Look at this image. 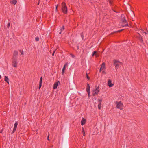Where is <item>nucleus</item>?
<instances>
[{
	"instance_id": "nucleus-35",
	"label": "nucleus",
	"mask_w": 148,
	"mask_h": 148,
	"mask_svg": "<svg viewBox=\"0 0 148 148\" xmlns=\"http://www.w3.org/2000/svg\"><path fill=\"white\" fill-rule=\"evenodd\" d=\"M109 3L110 4V5H111L112 4V1H111V0H109Z\"/></svg>"
},
{
	"instance_id": "nucleus-13",
	"label": "nucleus",
	"mask_w": 148,
	"mask_h": 148,
	"mask_svg": "<svg viewBox=\"0 0 148 148\" xmlns=\"http://www.w3.org/2000/svg\"><path fill=\"white\" fill-rule=\"evenodd\" d=\"M97 51H94L92 53V57L94 56L95 55L96 56V57H97L98 56L97 55Z\"/></svg>"
},
{
	"instance_id": "nucleus-28",
	"label": "nucleus",
	"mask_w": 148,
	"mask_h": 148,
	"mask_svg": "<svg viewBox=\"0 0 148 148\" xmlns=\"http://www.w3.org/2000/svg\"><path fill=\"white\" fill-rule=\"evenodd\" d=\"M102 99H98L99 103H101V102H102Z\"/></svg>"
},
{
	"instance_id": "nucleus-17",
	"label": "nucleus",
	"mask_w": 148,
	"mask_h": 148,
	"mask_svg": "<svg viewBox=\"0 0 148 148\" xmlns=\"http://www.w3.org/2000/svg\"><path fill=\"white\" fill-rule=\"evenodd\" d=\"M64 29V26L63 25L62 26V27L60 28V32L59 33V34H61V33L62 31Z\"/></svg>"
},
{
	"instance_id": "nucleus-27",
	"label": "nucleus",
	"mask_w": 148,
	"mask_h": 148,
	"mask_svg": "<svg viewBox=\"0 0 148 148\" xmlns=\"http://www.w3.org/2000/svg\"><path fill=\"white\" fill-rule=\"evenodd\" d=\"M35 39L36 41H38L39 40V38L38 37H37L35 38Z\"/></svg>"
},
{
	"instance_id": "nucleus-19",
	"label": "nucleus",
	"mask_w": 148,
	"mask_h": 148,
	"mask_svg": "<svg viewBox=\"0 0 148 148\" xmlns=\"http://www.w3.org/2000/svg\"><path fill=\"white\" fill-rule=\"evenodd\" d=\"M101 103H99L98 105V108L99 110H100L101 108Z\"/></svg>"
},
{
	"instance_id": "nucleus-43",
	"label": "nucleus",
	"mask_w": 148,
	"mask_h": 148,
	"mask_svg": "<svg viewBox=\"0 0 148 148\" xmlns=\"http://www.w3.org/2000/svg\"><path fill=\"white\" fill-rule=\"evenodd\" d=\"M113 11H114V12H116V13H117L118 12H117L115 10H113Z\"/></svg>"
},
{
	"instance_id": "nucleus-26",
	"label": "nucleus",
	"mask_w": 148,
	"mask_h": 148,
	"mask_svg": "<svg viewBox=\"0 0 148 148\" xmlns=\"http://www.w3.org/2000/svg\"><path fill=\"white\" fill-rule=\"evenodd\" d=\"M126 24L125 25H123L122 27H126V26H129V25L127 23H127H126Z\"/></svg>"
},
{
	"instance_id": "nucleus-36",
	"label": "nucleus",
	"mask_w": 148,
	"mask_h": 148,
	"mask_svg": "<svg viewBox=\"0 0 148 148\" xmlns=\"http://www.w3.org/2000/svg\"><path fill=\"white\" fill-rule=\"evenodd\" d=\"M42 80H40V82H39V84H42Z\"/></svg>"
},
{
	"instance_id": "nucleus-15",
	"label": "nucleus",
	"mask_w": 148,
	"mask_h": 148,
	"mask_svg": "<svg viewBox=\"0 0 148 148\" xmlns=\"http://www.w3.org/2000/svg\"><path fill=\"white\" fill-rule=\"evenodd\" d=\"M101 68H102L103 69L106 68L105 64L104 62L102 63V64L101 65Z\"/></svg>"
},
{
	"instance_id": "nucleus-3",
	"label": "nucleus",
	"mask_w": 148,
	"mask_h": 148,
	"mask_svg": "<svg viewBox=\"0 0 148 148\" xmlns=\"http://www.w3.org/2000/svg\"><path fill=\"white\" fill-rule=\"evenodd\" d=\"M87 88H86V91L88 92V98L90 97V86L89 84L88 83H87L86 85Z\"/></svg>"
},
{
	"instance_id": "nucleus-14",
	"label": "nucleus",
	"mask_w": 148,
	"mask_h": 148,
	"mask_svg": "<svg viewBox=\"0 0 148 148\" xmlns=\"http://www.w3.org/2000/svg\"><path fill=\"white\" fill-rule=\"evenodd\" d=\"M16 3V0H12L11 1V3L12 4L15 5Z\"/></svg>"
},
{
	"instance_id": "nucleus-45",
	"label": "nucleus",
	"mask_w": 148,
	"mask_h": 148,
	"mask_svg": "<svg viewBox=\"0 0 148 148\" xmlns=\"http://www.w3.org/2000/svg\"><path fill=\"white\" fill-rule=\"evenodd\" d=\"M97 91V90H95V89L93 90V92H96Z\"/></svg>"
},
{
	"instance_id": "nucleus-49",
	"label": "nucleus",
	"mask_w": 148,
	"mask_h": 148,
	"mask_svg": "<svg viewBox=\"0 0 148 148\" xmlns=\"http://www.w3.org/2000/svg\"><path fill=\"white\" fill-rule=\"evenodd\" d=\"M1 76L0 75V79H1Z\"/></svg>"
},
{
	"instance_id": "nucleus-46",
	"label": "nucleus",
	"mask_w": 148,
	"mask_h": 148,
	"mask_svg": "<svg viewBox=\"0 0 148 148\" xmlns=\"http://www.w3.org/2000/svg\"><path fill=\"white\" fill-rule=\"evenodd\" d=\"M72 57H73V58H74V57H75V56L74 55H73V54H72Z\"/></svg>"
},
{
	"instance_id": "nucleus-18",
	"label": "nucleus",
	"mask_w": 148,
	"mask_h": 148,
	"mask_svg": "<svg viewBox=\"0 0 148 148\" xmlns=\"http://www.w3.org/2000/svg\"><path fill=\"white\" fill-rule=\"evenodd\" d=\"M99 92V91L98 90V91H96L95 92V93H93V96H95L96 95H98Z\"/></svg>"
},
{
	"instance_id": "nucleus-21",
	"label": "nucleus",
	"mask_w": 148,
	"mask_h": 148,
	"mask_svg": "<svg viewBox=\"0 0 148 148\" xmlns=\"http://www.w3.org/2000/svg\"><path fill=\"white\" fill-rule=\"evenodd\" d=\"M86 77L88 80L90 79V78L88 76V74L86 72Z\"/></svg>"
},
{
	"instance_id": "nucleus-39",
	"label": "nucleus",
	"mask_w": 148,
	"mask_h": 148,
	"mask_svg": "<svg viewBox=\"0 0 148 148\" xmlns=\"http://www.w3.org/2000/svg\"><path fill=\"white\" fill-rule=\"evenodd\" d=\"M102 73H104L105 74H106V72L104 71H102Z\"/></svg>"
},
{
	"instance_id": "nucleus-23",
	"label": "nucleus",
	"mask_w": 148,
	"mask_h": 148,
	"mask_svg": "<svg viewBox=\"0 0 148 148\" xmlns=\"http://www.w3.org/2000/svg\"><path fill=\"white\" fill-rule=\"evenodd\" d=\"M82 132L83 134V135L85 136V131L83 127H82Z\"/></svg>"
},
{
	"instance_id": "nucleus-33",
	"label": "nucleus",
	"mask_w": 148,
	"mask_h": 148,
	"mask_svg": "<svg viewBox=\"0 0 148 148\" xmlns=\"http://www.w3.org/2000/svg\"><path fill=\"white\" fill-rule=\"evenodd\" d=\"M17 127L14 126V127L13 130H14V131H16Z\"/></svg>"
},
{
	"instance_id": "nucleus-34",
	"label": "nucleus",
	"mask_w": 148,
	"mask_h": 148,
	"mask_svg": "<svg viewBox=\"0 0 148 148\" xmlns=\"http://www.w3.org/2000/svg\"><path fill=\"white\" fill-rule=\"evenodd\" d=\"M56 50H54V51H53V53H52V55L53 56H54V53H55V52H56Z\"/></svg>"
},
{
	"instance_id": "nucleus-1",
	"label": "nucleus",
	"mask_w": 148,
	"mask_h": 148,
	"mask_svg": "<svg viewBox=\"0 0 148 148\" xmlns=\"http://www.w3.org/2000/svg\"><path fill=\"white\" fill-rule=\"evenodd\" d=\"M62 10L63 13L65 14H67V7L64 2H63L62 3Z\"/></svg>"
},
{
	"instance_id": "nucleus-47",
	"label": "nucleus",
	"mask_w": 148,
	"mask_h": 148,
	"mask_svg": "<svg viewBox=\"0 0 148 148\" xmlns=\"http://www.w3.org/2000/svg\"><path fill=\"white\" fill-rule=\"evenodd\" d=\"M49 134H48V139L49 140Z\"/></svg>"
},
{
	"instance_id": "nucleus-24",
	"label": "nucleus",
	"mask_w": 148,
	"mask_h": 148,
	"mask_svg": "<svg viewBox=\"0 0 148 148\" xmlns=\"http://www.w3.org/2000/svg\"><path fill=\"white\" fill-rule=\"evenodd\" d=\"M140 41L141 42H143V40L142 37H140L139 38Z\"/></svg>"
},
{
	"instance_id": "nucleus-9",
	"label": "nucleus",
	"mask_w": 148,
	"mask_h": 148,
	"mask_svg": "<svg viewBox=\"0 0 148 148\" xmlns=\"http://www.w3.org/2000/svg\"><path fill=\"white\" fill-rule=\"evenodd\" d=\"M112 81L110 79H108V86H109V87H112L113 85L114 84H112L111 83Z\"/></svg>"
},
{
	"instance_id": "nucleus-42",
	"label": "nucleus",
	"mask_w": 148,
	"mask_h": 148,
	"mask_svg": "<svg viewBox=\"0 0 148 148\" xmlns=\"http://www.w3.org/2000/svg\"><path fill=\"white\" fill-rule=\"evenodd\" d=\"M2 132H3V130H0V133H2Z\"/></svg>"
},
{
	"instance_id": "nucleus-20",
	"label": "nucleus",
	"mask_w": 148,
	"mask_h": 148,
	"mask_svg": "<svg viewBox=\"0 0 148 148\" xmlns=\"http://www.w3.org/2000/svg\"><path fill=\"white\" fill-rule=\"evenodd\" d=\"M95 90H97V91H98V90L99 91V92L100 90H99V86H97V85L95 86Z\"/></svg>"
},
{
	"instance_id": "nucleus-4",
	"label": "nucleus",
	"mask_w": 148,
	"mask_h": 148,
	"mask_svg": "<svg viewBox=\"0 0 148 148\" xmlns=\"http://www.w3.org/2000/svg\"><path fill=\"white\" fill-rule=\"evenodd\" d=\"M124 16L123 14H122L121 15V19L122 21V23L123 24H125L127 23V21L126 19V18L125 16L123 17Z\"/></svg>"
},
{
	"instance_id": "nucleus-40",
	"label": "nucleus",
	"mask_w": 148,
	"mask_h": 148,
	"mask_svg": "<svg viewBox=\"0 0 148 148\" xmlns=\"http://www.w3.org/2000/svg\"><path fill=\"white\" fill-rule=\"evenodd\" d=\"M77 49L78 50L79 49V46L78 45H77Z\"/></svg>"
},
{
	"instance_id": "nucleus-29",
	"label": "nucleus",
	"mask_w": 148,
	"mask_h": 148,
	"mask_svg": "<svg viewBox=\"0 0 148 148\" xmlns=\"http://www.w3.org/2000/svg\"><path fill=\"white\" fill-rule=\"evenodd\" d=\"M10 25V23L8 22L7 25L8 28H9Z\"/></svg>"
},
{
	"instance_id": "nucleus-38",
	"label": "nucleus",
	"mask_w": 148,
	"mask_h": 148,
	"mask_svg": "<svg viewBox=\"0 0 148 148\" xmlns=\"http://www.w3.org/2000/svg\"><path fill=\"white\" fill-rule=\"evenodd\" d=\"M58 7V6L57 5L56 6V11H57V8Z\"/></svg>"
},
{
	"instance_id": "nucleus-6",
	"label": "nucleus",
	"mask_w": 148,
	"mask_h": 148,
	"mask_svg": "<svg viewBox=\"0 0 148 148\" xmlns=\"http://www.w3.org/2000/svg\"><path fill=\"white\" fill-rule=\"evenodd\" d=\"M116 103L117 104L116 106L117 108L120 109H122L121 108V107L123 106V104L120 101L119 102H116Z\"/></svg>"
},
{
	"instance_id": "nucleus-11",
	"label": "nucleus",
	"mask_w": 148,
	"mask_h": 148,
	"mask_svg": "<svg viewBox=\"0 0 148 148\" xmlns=\"http://www.w3.org/2000/svg\"><path fill=\"white\" fill-rule=\"evenodd\" d=\"M18 55V52L17 51H14V53H13V56L12 58H14V57H15V58H17V56Z\"/></svg>"
},
{
	"instance_id": "nucleus-31",
	"label": "nucleus",
	"mask_w": 148,
	"mask_h": 148,
	"mask_svg": "<svg viewBox=\"0 0 148 148\" xmlns=\"http://www.w3.org/2000/svg\"><path fill=\"white\" fill-rule=\"evenodd\" d=\"M42 84H39V86H38V88L39 89H40V88H41V86H42Z\"/></svg>"
},
{
	"instance_id": "nucleus-10",
	"label": "nucleus",
	"mask_w": 148,
	"mask_h": 148,
	"mask_svg": "<svg viewBox=\"0 0 148 148\" xmlns=\"http://www.w3.org/2000/svg\"><path fill=\"white\" fill-rule=\"evenodd\" d=\"M86 122V119H85L83 118L81 120V124L82 125H83Z\"/></svg>"
},
{
	"instance_id": "nucleus-32",
	"label": "nucleus",
	"mask_w": 148,
	"mask_h": 148,
	"mask_svg": "<svg viewBox=\"0 0 148 148\" xmlns=\"http://www.w3.org/2000/svg\"><path fill=\"white\" fill-rule=\"evenodd\" d=\"M19 51L21 53V54L22 55H24V53H23V51H21V50H19Z\"/></svg>"
},
{
	"instance_id": "nucleus-2",
	"label": "nucleus",
	"mask_w": 148,
	"mask_h": 148,
	"mask_svg": "<svg viewBox=\"0 0 148 148\" xmlns=\"http://www.w3.org/2000/svg\"><path fill=\"white\" fill-rule=\"evenodd\" d=\"M12 65L14 67H16L17 66V58H16L15 57L12 58Z\"/></svg>"
},
{
	"instance_id": "nucleus-5",
	"label": "nucleus",
	"mask_w": 148,
	"mask_h": 148,
	"mask_svg": "<svg viewBox=\"0 0 148 148\" xmlns=\"http://www.w3.org/2000/svg\"><path fill=\"white\" fill-rule=\"evenodd\" d=\"M120 62L119 61H117L116 60H114V66H115V69H117L119 68V63Z\"/></svg>"
},
{
	"instance_id": "nucleus-16",
	"label": "nucleus",
	"mask_w": 148,
	"mask_h": 148,
	"mask_svg": "<svg viewBox=\"0 0 148 148\" xmlns=\"http://www.w3.org/2000/svg\"><path fill=\"white\" fill-rule=\"evenodd\" d=\"M124 29H121V30H118L117 31H114V32H113L112 33H111V34H113L114 33H117V32H121Z\"/></svg>"
},
{
	"instance_id": "nucleus-12",
	"label": "nucleus",
	"mask_w": 148,
	"mask_h": 148,
	"mask_svg": "<svg viewBox=\"0 0 148 148\" xmlns=\"http://www.w3.org/2000/svg\"><path fill=\"white\" fill-rule=\"evenodd\" d=\"M4 80L8 84H9V79L8 76H5L4 78Z\"/></svg>"
},
{
	"instance_id": "nucleus-7",
	"label": "nucleus",
	"mask_w": 148,
	"mask_h": 148,
	"mask_svg": "<svg viewBox=\"0 0 148 148\" xmlns=\"http://www.w3.org/2000/svg\"><path fill=\"white\" fill-rule=\"evenodd\" d=\"M68 62H66L65 64L64 65L63 68H62V75H63L64 74L65 71V70L66 69V66L68 65Z\"/></svg>"
},
{
	"instance_id": "nucleus-30",
	"label": "nucleus",
	"mask_w": 148,
	"mask_h": 148,
	"mask_svg": "<svg viewBox=\"0 0 148 148\" xmlns=\"http://www.w3.org/2000/svg\"><path fill=\"white\" fill-rule=\"evenodd\" d=\"M146 30H147V31L146 32H143H143L144 33H145V34H148V30H147V29H146Z\"/></svg>"
},
{
	"instance_id": "nucleus-22",
	"label": "nucleus",
	"mask_w": 148,
	"mask_h": 148,
	"mask_svg": "<svg viewBox=\"0 0 148 148\" xmlns=\"http://www.w3.org/2000/svg\"><path fill=\"white\" fill-rule=\"evenodd\" d=\"M80 34H81V37L82 38V39L83 40L84 36L83 32H82Z\"/></svg>"
},
{
	"instance_id": "nucleus-44",
	"label": "nucleus",
	"mask_w": 148,
	"mask_h": 148,
	"mask_svg": "<svg viewBox=\"0 0 148 148\" xmlns=\"http://www.w3.org/2000/svg\"><path fill=\"white\" fill-rule=\"evenodd\" d=\"M15 131H14V130H13V131H12V133H11V134H13Z\"/></svg>"
},
{
	"instance_id": "nucleus-41",
	"label": "nucleus",
	"mask_w": 148,
	"mask_h": 148,
	"mask_svg": "<svg viewBox=\"0 0 148 148\" xmlns=\"http://www.w3.org/2000/svg\"><path fill=\"white\" fill-rule=\"evenodd\" d=\"M40 80H42V77H41L40 78Z\"/></svg>"
},
{
	"instance_id": "nucleus-25",
	"label": "nucleus",
	"mask_w": 148,
	"mask_h": 148,
	"mask_svg": "<svg viewBox=\"0 0 148 148\" xmlns=\"http://www.w3.org/2000/svg\"><path fill=\"white\" fill-rule=\"evenodd\" d=\"M18 121H16V122L14 124V127H17V126L18 125Z\"/></svg>"
},
{
	"instance_id": "nucleus-8",
	"label": "nucleus",
	"mask_w": 148,
	"mask_h": 148,
	"mask_svg": "<svg viewBox=\"0 0 148 148\" xmlns=\"http://www.w3.org/2000/svg\"><path fill=\"white\" fill-rule=\"evenodd\" d=\"M60 84V82L59 81H58L57 82H55L53 85V89H56L57 88V86L58 84Z\"/></svg>"
},
{
	"instance_id": "nucleus-37",
	"label": "nucleus",
	"mask_w": 148,
	"mask_h": 148,
	"mask_svg": "<svg viewBox=\"0 0 148 148\" xmlns=\"http://www.w3.org/2000/svg\"><path fill=\"white\" fill-rule=\"evenodd\" d=\"M103 69L101 68V67L99 69V72H101V70H102Z\"/></svg>"
},
{
	"instance_id": "nucleus-48",
	"label": "nucleus",
	"mask_w": 148,
	"mask_h": 148,
	"mask_svg": "<svg viewBox=\"0 0 148 148\" xmlns=\"http://www.w3.org/2000/svg\"><path fill=\"white\" fill-rule=\"evenodd\" d=\"M39 0L38 3L37 5H39Z\"/></svg>"
}]
</instances>
